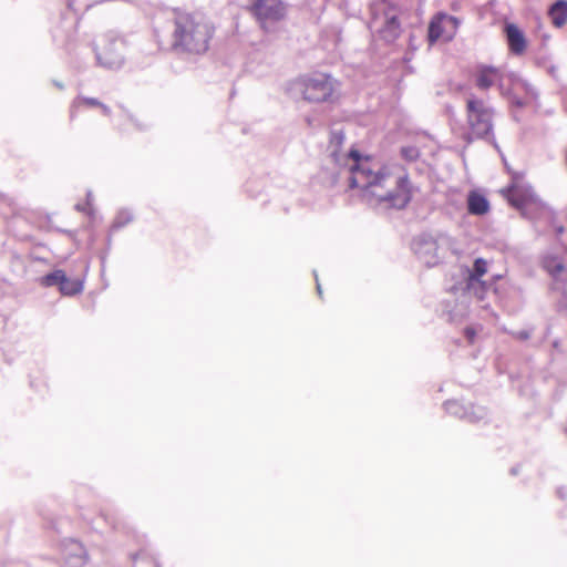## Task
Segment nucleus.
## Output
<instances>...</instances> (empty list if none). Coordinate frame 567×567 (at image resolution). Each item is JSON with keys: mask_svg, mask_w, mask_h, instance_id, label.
Segmentation results:
<instances>
[{"mask_svg": "<svg viewBox=\"0 0 567 567\" xmlns=\"http://www.w3.org/2000/svg\"><path fill=\"white\" fill-rule=\"evenodd\" d=\"M342 143V132L332 131L329 145L330 156L339 165L348 167L351 188H360L364 196H372L378 203H384L388 207L396 209H402L410 203L411 184L400 167L374 168V164L369 157H362L354 150L341 154L339 148Z\"/></svg>", "mask_w": 567, "mask_h": 567, "instance_id": "obj_1", "label": "nucleus"}, {"mask_svg": "<svg viewBox=\"0 0 567 567\" xmlns=\"http://www.w3.org/2000/svg\"><path fill=\"white\" fill-rule=\"evenodd\" d=\"M214 29L203 18L179 14L175 19L171 48L178 55L194 59L208 50Z\"/></svg>", "mask_w": 567, "mask_h": 567, "instance_id": "obj_2", "label": "nucleus"}, {"mask_svg": "<svg viewBox=\"0 0 567 567\" xmlns=\"http://www.w3.org/2000/svg\"><path fill=\"white\" fill-rule=\"evenodd\" d=\"M495 110L488 106L484 100L474 95L466 100V125L464 141L473 143L475 140L493 141V117Z\"/></svg>", "mask_w": 567, "mask_h": 567, "instance_id": "obj_3", "label": "nucleus"}, {"mask_svg": "<svg viewBox=\"0 0 567 567\" xmlns=\"http://www.w3.org/2000/svg\"><path fill=\"white\" fill-rule=\"evenodd\" d=\"M125 40L114 32L104 34L96 49V59L100 65L110 70L121 69L125 61Z\"/></svg>", "mask_w": 567, "mask_h": 567, "instance_id": "obj_4", "label": "nucleus"}, {"mask_svg": "<svg viewBox=\"0 0 567 567\" xmlns=\"http://www.w3.org/2000/svg\"><path fill=\"white\" fill-rule=\"evenodd\" d=\"M297 90L302 93L305 101L321 102L330 97L332 93V80L326 74H318L315 78L299 80L296 83Z\"/></svg>", "mask_w": 567, "mask_h": 567, "instance_id": "obj_5", "label": "nucleus"}, {"mask_svg": "<svg viewBox=\"0 0 567 567\" xmlns=\"http://www.w3.org/2000/svg\"><path fill=\"white\" fill-rule=\"evenodd\" d=\"M249 9L264 28L282 20L286 14L281 0H250Z\"/></svg>", "mask_w": 567, "mask_h": 567, "instance_id": "obj_6", "label": "nucleus"}, {"mask_svg": "<svg viewBox=\"0 0 567 567\" xmlns=\"http://www.w3.org/2000/svg\"><path fill=\"white\" fill-rule=\"evenodd\" d=\"M504 72L494 65L480 64L475 69V85L480 91H487L497 85L501 94H506V87L503 84Z\"/></svg>", "mask_w": 567, "mask_h": 567, "instance_id": "obj_7", "label": "nucleus"}, {"mask_svg": "<svg viewBox=\"0 0 567 567\" xmlns=\"http://www.w3.org/2000/svg\"><path fill=\"white\" fill-rule=\"evenodd\" d=\"M412 250L427 267H433L440 262V244L432 235L417 236L412 241Z\"/></svg>", "mask_w": 567, "mask_h": 567, "instance_id": "obj_8", "label": "nucleus"}, {"mask_svg": "<svg viewBox=\"0 0 567 567\" xmlns=\"http://www.w3.org/2000/svg\"><path fill=\"white\" fill-rule=\"evenodd\" d=\"M486 271L487 264L482 258L475 260L473 270H466L464 289L470 296H474L477 299L485 297L486 286L482 282L481 278L485 276Z\"/></svg>", "mask_w": 567, "mask_h": 567, "instance_id": "obj_9", "label": "nucleus"}, {"mask_svg": "<svg viewBox=\"0 0 567 567\" xmlns=\"http://www.w3.org/2000/svg\"><path fill=\"white\" fill-rule=\"evenodd\" d=\"M444 410L450 414L458 419H464L468 422H478L487 415L484 408L474 405L465 406L456 400H447L444 403Z\"/></svg>", "mask_w": 567, "mask_h": 567, "instance_id": "obj_10", "label": "nucleus"}, {"mask_svg": "<svg viewBox=\"0 0 567 567\" xmlns=\"http://www.w3.org/2000/svg\"><path fill=\"white\" fill-rule=\"evenodd\" d=\"M457 27V19L440 12L436 13L435 17L432 18L429 27V40L431 43L437 40V38L442 37L446 28H451L455 30Z\"/></svg>", "mask_w": 567, "mask_h": 567, "instance_id": "obj_11", "label": "nucleus"}, {"mask_svg": "<svg viewBox=\"0 0 567 567\" xmlns=\"http://www.w3.org/2000/svg\"><path fill=\"white\" fill-rule=\"evenodd\" d=\"M534 193L530 186L513 182L507 189V198L512 206L523 210L533 200Z\"/></svg>", "mask_w": 567, "mask_h": 567, "instance_id": "obj_12", "label": "nucleus"}, {"mask_svg": "<svg viewBox=\"0 0 567 567\" xmlns=\"http://www.w3.org/2000/svg\"><path fill=\"white\" fill-rule=\"evenodd\" d=\"M543 267L547 274L551 275L555 280L556 288L559 284H564L567 276V268L564 260L557 255H545L543 258Z\"/></svg>", "mask_w": 567, "mask_h": 567, "instance_id": "obj_13", "label": "nucleus"}, {"mask_svg": "<svg viewBox=\"0 0 567 567\" xmlns=\"http://www.w3.org/2000/svg\"><path fill=\"white\" fill-rule=\"evenodd\" d=\"M506 39L509 50L513 54L519 55L526 49V39L523 31L514 23H506L505 25Z\"/></svg>", "mask_w": 567, "mask_h": 567, "instance_id": "obj_14", "label": "nucleus"}, {"mask_svg": "<svg viewBox=\"0 0 567 567\" xmlns=\"http://www.w3.org/2000/svg\"><path fill=\"white\" fill-rule=\"evenodd\" d=\"M66 563L73 567H81L86 563V551L81 544L71 542L65 554Z\"/></svg>", "mask_w": 567, "mask_h": 567, "instance_id": "obj_15", "label": "nucleus"}, {"mask_svg": "<svg viewBox=\"0 0 567 567\" xmlns=\"http://www.w3.org/2000/svg\"><path fill=\"white\" fill-rule=\"evenodd\" d=\"M489 209L488 200L480 193L471 192L467 195V210L474 215H485Z\"/></svg>", "mask_w": 567, "mask_h": 567, "instance_id": "obj_16", "label": "nucleus"}, {"mask_svg": "<svg viewBox=\"0 0 567 567\" xmlns=\"http://www.w3.org/2000/svg\"><path fill=\"white\" fill-rule=\"evenodd\" d=\"M381 34L382 38H384V40L388 42H392L399 37L400 23L394 13L390 11L385 13V21L383 28L381 29Z\"/></svg>", "mask_w": 567, "mask_h": 567, "instance_id": "obj_17", "label": "nucleus"}, {"mask_svg": "<svg viewBox=\"0 0 567 567\" xmlns=\"http://www.w3.org/2000/svg\"><path fill=\"white\" fill-rule=\"evenodd\" d=\"M549 19L553 20L555 27H564L567 21V1L557 0L551 8L548 9Z\"/></svg>", "mask_w": 567, "mask_h": 567, "instance_id": "obj_18", "label": "nucleus"}, {"mask_svg": "<svg viewBox=\"0 0 567 567\" xmlns=\"http://www.w3.org/2000/svg\"><path fill=\"white\" fill-rule=\"evenodd\" d=\"M59 290L64 296H74L81 292L82 290V282L79 279L69 278L66 276L63 284L59 286Z\"/></svg>", "mask_w": 567, "mask_h": 567, "instance_id": "obj_19", "label": "nucleus"}, {"mask_svg": "<svg viewBox=\"0 0 567 567\" xmlns=\"http://www.w3.org/2000/svg\"><path fill=\"white\" fill-rule=\"evenodd\" d=\"M66 275L63 270H54L42 278V284L45 287H60L65 280Z\"/></svg>", "mask_w": 567, "mask_h": 567, "instance_id": "obj_20", "label": "nucleus"}, {"mask_svg": "<svg viewBox=\"0 0 567 567\" xmlns=\"http://www.w3.org/2000/svg\"><path fill=\"white\" fill-rule=\"evenodd\" d=\"M401 155L409 162H413L419 157V150L415 146H406L401 148Z\"/></svg>", "mask_w": 567, "mask_h": 567, "instance_id": "obj_21", "label": "nucleus"}, {"mask_svg": "<svg viewBox=\"0 0 567 567\" xmlns=\"http://www.w3.org/2000/svg\"><path fill=\"white\" fill-rule=\"evenodd\" d=\"M501 95L507 97L511 104L514 105L515 107L522 109L525 106L524 100L513 94L511 90L506 89V94Z\"/></svg>", "mask_w": 567, "mask_h": 567, "instance_id": "obj_22", "label": "nucleus"}, {"mask_svg": "<svg viewBox=\"0 0 567 567\" xmlns=\"http://www.w3.org/2000/svg\"><path fill=\"white\" fill-rule=\"evenodd\" d=\"M519 84H520V86H522L523 91H524L527 95H529L532 99H537L538 93H537L536 89H535L532 84H529V83H528L527 81H525V80H519Z\"/></svg>", "mask_w": 567, "mask_h": 567, "instance_id": "obj_23", "label": "nucleus"}, {"mask_svg": "<svg viewBox=\"0 0 567 567\" xmlns=\"http://www.w3.org/2000/svg\"><path fill=\"white\" fill-rule=\"evenodd\" d=\"M132 219V216L128 213H120V215L116 216L113 227L114 228H121L126 223H128Z\"/></svg>", "mask_w": 567, "mask_h": 567, "instance_id": "obj_24", "label": "nucleus"}, {"mask_svg": "<svg viewBox=\"0 0 567 567\" xmlns=\"http://www.w3.org/2000/svg\"><path fill=\"white\" fill-rule=\"evenodd\" d=\"M80 104H86L89 106H100L102 103L96 99L91 97H80L75 100L74 107H78Z\"/></svg>", "mask_w": 567, "mask_h": 567, "instance_id": "obj_25", "label": "nucleus"}, {"mask_svg": "<svg viewBox=\"0 0 567 567\" xmlns=\"http://www.w3.org/2000/svg\"><path fill=\"white\" fill-rule=\"evenodd\" d=\"M513 337L518 338L520 340H527L530 338V333L526 330H520L512 333Z\"/></svg>", "mask_w": 567, "mask_h": 567, "instance_id": "obj_26", "label": "nucleus"}, {"mask_svg": "<svg viewBox=\"0 0 567 567\" xmlns=\"http://www.w3.org/2000/svg\"><path fill=\"white\" fill-rule=\"evenodd\" d=\"M465 338L468 340V342H473L475 338V330L472 327L465 328Z\"/></svg>", "mask_w": 567, "mask_h": 567, "instance_id": "obj_27", "label": "nucleus"}, {"mask_svg": "<svg viewBox=\"0 0 567 567\" xmlns=\"http://www.w3.org/2000/svg\"><path fill=\"white\" fill-rule=\"evenodd\" d=\"M100 107H101V110H102V112H103V114H104V115H110L111 110H110V107H109L107 105H104V104L102 103V104L100 105Z\"/></svg>", "mask_w": 567, "mask_h": 567, "instance_id": "obj_28", "label": "nucleus"}, {"mask_svg": "<svg viewBox=\"0 0 567 567\" xmlns=\"http://www.w3.org/2000/svg\"><path fill=\"white\" fill-rule=\"evenodd\" d=\"M315 276H316V281H317V292H318L319 296H321V286L319 285L318 276H317L316 272H315Z\"/></svg>", "mask_w": 567, "mask_h": 567, "instance_id": "obj_29", "label": "nucleus"}, {"mask_svg": "<svg viewBox=\"0 0 567 567\" xmlns=\"http://www.w3.org/2000/svg\"><path fill=\"white\" fill-rule=\"evenodd\" d=\"M564 231H565L564 226H558V227H556V234H557V235H563V234H564Z\"/></svg>", "mask_w": 567, "mask_h": 567, "instance_id": "obj_30", "label": "nucleus"}, {"mask_svg": "<svg viewBox=\"0 0 567 567\" xmlns=\"http://www.w3.org/2000/svg\"><path fill=\"white\" fill-rule=\"evenodd\" d=\"M76 209H78L79 212H85V210H86V205L78 204V205H76Z\"/></svg>", "mask_w": 567, "mask_h": 567, "instance_id": "obj_31", "label": "nucleus"}]
</instances>
